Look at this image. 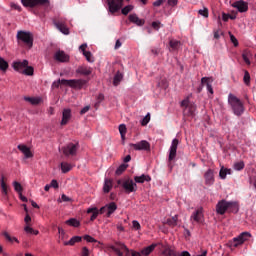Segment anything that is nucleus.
Masks as SVG:
<instances>
[{
  "label": "nucleus",
  "instance_id": "obj_28",
  "mask_svg": "<svg viewBox=\"0 0 256 256\" xmlns=\"http://www.w3.org/2000/svg\"><path fill=\"white\" fill-rule=\"evenodd\" d=\"M157 247V244H151L150 246L144 248L141 253L142 255H151V253H153V251H155V248Z\"/></svg>",
  "mask_w": 256,
  "mask_h": 256
},
{
  "label": "nucleus",
  "instance_id": "obj_5",
  "mask_svg": "<svg viewBox=\"0 0 256 256\" xmlns=\"http://www.w3.org/2000/svg\"><path fill=\"white\" fill-rule=\"evenodd\" d=\"M29 65V61L23 60L22 62H14L13 68L19 73H24V75H33L34 69Z\"/></svg>",
  "mask_w": 256,
  "mask_h": 256
},
{
  "label": "nucleus",
  "instance_id": "obj_14",
  "mask_svg": "<svg viewBox=\"0 0 256 256\" xmlns=\"http://www.w3.org/2000/svg\"><path fill=\"white\" fill-rule=\"evenodd\" d=\"M54 59L58 63H69V55L65 53L63 50H58L54 54Z\"/></svg>",
  "mask_w": 256,
  "mask_h": 256
},
{
  "label": "nucleus",
  "instance_id": "obj_40",
  "mask_svg": "<svg viewBox=\"0 0 256 256\" xmlns=\"http://www.w3.org/2000/svg\"><path fill=\"white\" fill-rule=\"evenodd\" d=\"M234 169L235 171H243V169H245V162L239 161L234 163Z\"/></svg>",
  "mask_w": 256,
  "mask_h": 256
},
{
  "label": "nucleus",
  "instance_id": "obj_36",
  "mask_svg": "<svg viewBox=\"0 0 256 256\" xmlns=\"http://www.w3.org/2000/svg\"><path fill=\"white\" fill-rule=\"evenodd\" d=\"M7 69H9V63L0 57V71H7Z\"/></svg>",
  "mask_w": 256,
  "mask_h": 256
},
{
  "label": "nucleus",
  "instance_id": "obj_20",
  "mask_svg": "<svg viewBox=\"0 0 256 256\" xmlns=\"http://www.w3.org/2000/svg\"><path fill=\"white\" fill-rule=\"evenodd\" d=\"M129 21L131 23H135V25H138V27H143V25H145V20L139 19L137 14H130L129 15Z\"/></svg>",
  "mask_w": 256,
  "mask_h": 256
},
{
  "label": "nucleus",
  "instance_id": "obj_26",
  "mask_svg": "<svg viewBox=\"0 0 256 256\" xmlns=\"http://www.w3.org/2000/svg\"><path fill=\"white\" fill-rule=\"evenodd\" d=\"M162 255H165V256H178L179 255V252L175 251V249L171 248V247H165L163 252H162Z\"/></svg>",
  "mask_w": 256,
  "mask_h": 256
},
{
  "label": "nucleus",
  "instance_id": "obj_15",
  "mask_svg": "<svg viewBox=\"0 0 256 256\" xmlns=\"http://www.w3.org/2000/svg\"><path fill=\"white\" fill-rule=\"evenodd\" d=\"M205 185L211 187L215 183V171L213 169H208L204 173Z\"/></svg>",
  "mask_w": 256,
  "mask_h": 256
},
{
  "label": "nucleus",
  "instance_id": "obj_6",
  "mask_svg": "<svg viewBox=\"0 0 256 256\" xmlns=\"http://www.w3.org/2000/svg\"><path fill=\"white\" fill-rule=\"evenodd\" d=\"M21 3L24 7H49L51 3L49 0H21Z\"/></svg>",
  "mask_w": 256,
  "mask_h": 256
},
{
  "label": "nucleus",
  "instance_id": "obj_32",
  "mask_svg": "<svg viewBox=\"0 0 256 256\" xmlns=\"http://www.w3.org/2000/svg\"><path fill=\"white\" fill-rule=\"evenodd\" d=\"M24 101H27L28 103H30L31 105H39V103H41V98H37V97H24Z\"/></svg>",
  "mask_w": 256,
  "mask_h": 256
},
{
  "label": "nucleus",
  "instance_id": "obj_13",
  "mask_svg": "<svg viewBox=\"0 0 256 256\" xmlns=\"http://www.w3.org/2000/svg\"><path fill=\"white\" fill-rule=\"evenodd\" d=\"M177 147H179V139L175 138L170 146L168 161H173L177 157Z\"/></svg>",
  "mask_w": 256,
  "mask_h": 256
},
{
  "label": "nucleus",
  "instance_id": "obj_9",
  "mask_svg": "<svg viewBox=\"0 0 256 256\" xmlns=\"http://www.w3.org/2000/svg\"><path fill=\"white\" fill-rule=\"evenodd\" d=\"M17 39L28 45V47H33V35L30 32L18 31Z\"/></svg>",
  "mask_w": 256,
  "mask_h": 256
},
{
  "label": "nucleus",
  "instance_id": "obj_45",
  "mask_svg": "<svg viewBox=\"0 0 256 256\" xmlns=\"http://www.w3.org/2000/svg\"><path fill=\"white\" fill-rule=\"evenodd\" d=\"M84 57H86V60L88 61V63H93V61H95L93 59V54H91V52L89 51H84Z\"/></svg>",
  "mask_w": 256,
  "mask_h": 256
},
{
  "label": "nucleus",
  "instance_id": "obj_63",
  "mask_svg": "<svg viewBox=\"0 0 256 256\" xmlns=\"http://www.w3.org/2000/svg\"><path fill=\"white\" fill-rule=\"evenodd\" d=\"M159 52H160L159 48H152V49H151L152 55L157 56V55H159Z\"/></svg>",
  "mask_w": 256,
  "mask_h": 256
},
{
  "label": "nucleus",
  "instance_id": "obj_29",
  "mask_svg": "<svg viewBox=\"0 0 256 256\" xmlns=\"http://www.w3.org/2000/svg\"><path fill=\"white\" fill-rule=\"evenodd\" d=\"M121 81H123V73L118 71L114 76L113 86L117 87Z\"/></svg>",
  "mask_w": 256,
  "mask_h": 256
},
{
  "label": "nucleus",
  "instance_id": "obj_8",
  "mask_svg": "<svg viewBox=\"0 0 256 256\" xmlns=\"http://www.w3.org/2000/svg\"><path fill=\"white\" fill-rule=\"evenodd\" d=\"M53 23L60 33L69 35V27H67V20H65V18H55Z\"/></svg>",
  "mask_w": 256,
  "mask_h": 256
},
{
  "label": "nucleus",
  "instance_id": "obj_37",
  "mask_svg": "<svg viewBox=\"0 0 256 256\" xmlns=\"http://www.w3.org/2000/svg\"><path fill=\"white\" fill-rule=\"evenodd\" d=\"M66 225H70L71 227H79L81 223L77 219L71 218L66 221Z\"/></svg>",
  "mask_w": 256,
  "mask_h": 256
},
{
  "label": "nucleus",
  "instance_id": "obj_7",
  "mask_svg": "<svg viewBox=\"0 0 256 256\" xmlns=\"http://www.w3.org/2000/svg\"><path fill=\"white\" fill-rule=\"evenodd\" d=\"M62 85H66L67 87H71L72 89H81L82 87H85L87 85V80L83 79H72V80H66L62 79Z\"/></svg>",
  "mask_w": 256,
  "mask_h": 256
},
{
  "label": "nucleus",
  "instance_id": "obj_53",
  "mask_svg": "<svg viewBox=\"0 0 256 256\" xmlns=\"http://www.w3.org/2000/svg\"><path fill=\"white\" fill-rule=\"evenodd\" d=\"M152 27L156 31H159V29H161V27H163V25L161 24V22L155 21V22H152Z\"/></svg>",
  "mask_w": 256,
  "mask_h": 256
},
{
  "label": "nucleus",
  "instance_id": "obj_46",
  "mask_svg": "<svg viewBox=\"0 0 256 256\" xmlns=\"http://www.w3.org/2000/svg\"><path fill=\"white\" fill-rule=\"evenodd\" d=\"M131 11H133V5L125 6L122 9V15H129V13H131Z\"/></svg>",
  "mask_w": 256,
  "mask_h": 256
},
{
  "label": "nucleus",
  "instance_id": "obj_1",
  "mask_svg": "<svg viewBox=\"0 0 256 256\" xmlns=\"http://www.w3.org/2000/svg\"><path fill=\"white\" fill-rule=\"evenodd\" d=\"M239 213V205L236 202H227L220 200L216 205V213L218 215H225V213Z\"/></svg>",
  "mask_w": 256,
  "mask_h": 256
},
{
  "label": "nucleus",
  "instance_id": "obj_41",
  "mask_svg": "<svg viewBox=\"0 0 256 256\" xmlns=\"http://www.w3.org/2000/svg\"><path fill=\"white\" fill-rule=\"evenodd\" d=\"M109 249H111L112 251H114L115 254H117L118 256H123V252H121V247L116 245V246H109Z\"/></svg>",
  "mask_w": 256,
  "mask_h": 256
},
{
  "label": "nucleus",
  "instance_id": "obj_11",
  "mask_svg": "<svg viewBox=\"0 0 256 256\" xmlns=\"http://www.w3.org/2000/svg\"><path fill=\"white\" fill-rule=\"evenodd\" d=\"M130 147L134 151H151V144L147 140H141L136 144L131 143Z\"/></svg>",
  "mask_w": 256,
  "mask_h": 256
},
{
  "label": "nucleus",
  "instance_id": "obj_22",
  "mask_svg": "<svg viewBox=\"0 0 256 256\" xmlns=\"http://www.w3.org/2000/svg\"><path fill=\"white\" fill-rule=\"evenodd\" d=\"M202 85H206L208 93L213 95V86L211 85V78L203 77L201 79Z\"/></svg>",
  "mask_w": 256,
  "mask_h": 256
},
{
  "label": "nucleus",
  "instance_id": "obj_39",
  "mask_svg": "<svg viewBox=\"0 0 256 256\" xmlns=\"http://www.w3.org/2000/svg\"><path fill=\"white\" fill-rule=\"evenodd\" d=\"M116 245H117L118 247H120V249H121V250H123V251H124V253H125V255H126V256L131 255V251L129 250V248H127V247H126V245H125V244H122V243L116 242Z\"/></svg>",
  "mask_w": 256,
  "mask_h": 256
},
{
  "label": "nucleus",
  "instance_id": "obj_19",
  "mask_svg": "<svg viewBox=\"0 0 256 256\" xmlns=\"http://www.w3.org/2000/svg\"><path fill=\"white\" fill-rule=\"evenodd\" d=\"M18 149L21 151V153H23V155H25L26 159H31V157H33V153L31 152V149L27 147V145L19 144Z\"/></svg>",
  "mask_w": 256,
  "mask_h": 256
},
{
  "label": "nucleus",
  "instance_id": "obj_31",
  "mask_svg": "<svg viewBox=\"0 0 256 256\" xmlns=\"http://www.w3.org/2000/svg\"><path fill=\"white\" fill-rule=\"evenodd\" d=\"M179 219V216L175 215L171 218H168L166 220V225H169V227H177V221Z\"/></svg>",
  "mask_w": 256,
  "mask_h": 256
},
{
  "label": "nucleus",
  "instance_id": "obj_60",
  "mask_svg": "<svg viewBox=\"0 0 256 256\" xmlns=\"http://www.w3.org/2000/svg\"><path fill=\"white\" fill-rule=\"evenodd\" d=\"M81 256H89V248L83 247Z\"/></svg>",
  "mask_w": 256,
  "mask_h": 256
},
{
  "label": "nucleus",
  "instance_id": "obj_58",
  "mask_svg": "<svg viewBox=\"0 0 256 256\" xmlns=\"http://www.w3.org/2000/svg\"><path fill=\"white\" fill-rule=\"evenodd\" d=\"M191 105V103H189V100H183L182 102H181V106L182 107H186L185 108V111H187V109H188V107Z\"/></svg>",
  "mask_w": 256,
  "mask_h": 256
},
{
  "label": "nucleus",
  "instance_id": "obj_62",
  "mask_svg": "<svg viewBox=\"0 0 256 256\" xmlns=\"http://www.w3.org/2000/svg\"><path fill=\"white\" fill-rule=\"evenodd\" d=\"M230 17H231V15H229V14H226V13L222 14V19L225 22L229 21Z\"/></svg>",
  "mask_w": 256,
  "mask_h": 256
},
{
  "label": "nucleus",
  "instance_id": "obj_61",
  "mask_svg": "<svg viewBox=\"0 0 256 256\" xmlns=\"http://www.w3.org/2000/svg\"><path fill=\"white\" fill-rule=\"evenodd\" d=\"M221 35H223V32H221L220 30H216L214 32V39H220Z\"/></svg>",
  "mask_w": 256,
  "mask_h": 256
},
{
  "label": "nucleus",
  "instance_id": "obj_25",
  "mask_svg": "<svg viewBox=\"0 0 256 256\" xmlns=\"http://www.w3.org/2000/svg\"><path fill=\"white\" fill-rule=\"evenodd\" d=\"M81 241H83V237L81 236H73L69 241L64 242V245H70L71 247H73V245H75V243H81Z\"/></svg>",
  "mask_w": 256,
  "mask_h": 256
},
{
  "label": "nucleus",
  "instance_id": "obj_3",
  "mask_svg": "<svg viewBox=\"0 0 256 256\" xmlns=\"http://www.w3.org/2000/svg\"><path fill=\"white\" fill-rule=\"evenodd\" d=\"M249 239H251V233L242 232L239 236L230 240L227 245L230 249H237V247H241V245H243L245 241H249Z\"/></svg>",
  "mask_w": 256,
  "mask_h": 256
},
{
  "label": "nucleus",
  "instance_id": "obj_47",
  "mask_svg": "<svg viewBox=\"0 0 256 256\" xmlns=\"http://www.w3.org/2000/svg\"><path fill=\"white\" fill-rule=\"evenodd\" d=\"M1 189H2V193L4 195H7V184L5 183V177H3V176L1 179Z\"/></svg>",
  "mask_w": 256,
  "mask_h": 256
},
{
  "label": "nucleus",
  "instance_id": "obj_50",
  "mask_svg": "<svg viewBox=\"0 0 256 256\" xmlns=\"http://www.w3.org/2000/svg\"><path fill=\"white\" fill-rule=\"evenodd\" d=\"M14 189L17 193H21L23 191V186H21V183L14 182Z\"/></svg>",
  "mask_w": 256,
  "mask_h": 256
},
{
  "label": "nucleus",
  "instance_id": "obj_49",
  "mask_svg": "<svg viewBox=\"0 0 256 256\" xmlns=\"http://www.w3.org/2000/svg\"><path fill=\"white\" fill-rule=\"evenodd\" d=\"M151 121V115L147 114L141 122L142 127H145V125H147L149 122Z\"/></svg>",
  "mask_w": 256,
  "mask_h": 256
},
{
  "label": "nucleus",
  "instance_id": "obj_17",
  "mask_svg": "<svg viewBox=\"0 0 256 256\" xmlns=\"http://www.w3.org/2000/svg\"><path fill=\"white\" fill-rule=\"evenodd\" d=\"M195 223H203V208H198L190 217Z\"/></svg>",
  "mask_w": 256,
  "mask_h": 256
},
{
  "label": "nucleus",
  "instance_id": "obj_38",
  "mask_svg": "<svg viewBox=\"0 0 256 256\" xmlns=\"http://www.w3.org/2000/svg\"><path fill=\"white\" fill-rule=\"evenodd\" d=\"M127 167H129L128 164H121V165L116 169V175H123L124 171H127Z\"/></svg>",
  "mask_w": 256,
  "mask_h": 256
},
{
  "label": "nucleus",
  "instance_id": "obj_10",
  "mask_svg": "<svg viewBox=\"0 0 256 256\" xmlns=\"http://www.w3.org/2000/svg\"><path fill=\"white\" fill-rule=\"evenodd\" d=\"M78 149L79 143H68L66 146L62 147V151L66 157H75V155H77Z\"/></svg>",
  "mask_w": 256,
  "mask_h": 256
},
{
  "label": "nucleus",
  "instance_id": "obj_2",
  "mask_svg": "<svg viewBox=\"0 0 256 256\" xmlns=\"http://www.w3.org/2000/svg\"><path fill=\"white\" fill-rule=\"evenodd\" d=\"M228 103L236 117H241V115L245 113V105L243 104L241 99L237 98V96L229 94Z\"/></svg>",
  "mask_w": 256,
  "mask_h": 256
},
{
  "label": "nucleus",
  "instance_id": "obj_42",
  "mask_svg": "<svg viewBox=\"0 0 256 256\" xmlns=\"http://www.w3.org/2000/svg\"><path fill=\"white\" fill-rule=\"evenodd\" d=\"M243 81H244L245 85L251 84V75L249 74V71H247V70L244 71Z\"/></svg>",
  "mask_w": 256,
  "mask_h": 256
},
{
  "label": "nucleus",
  "instance_id": "obj_34",
  "mask_svg": "<svg viewBox=\"0 0 256 256\" xmlns=\"http://www.w3.org/2000/svg\"><path fill=\"white\" fill-rule=\"evenodd\" d=\"M60 165H61L62 173H69V171H71V169H73V165H71L67 162H62Z\"/></svg>",
  "mask_w": 256,
  "mask_h": 256
},
{
  "label": "nucleus",
  "instance_id": "obj_21",
  "mask_svg": "<svg viewBox=\"0 0 256 256\" xmlns=\"http://www.w3.org/2000/svg\"><path fill=\"white\" fill-rule=\"evenodd\" d=\"M69 119H71V109H64L62 112L61 125H67Z\"/></svg>",
  "mask_w": 256,
  "mask_h": 256
},
{
  "label": "nucleus",
  "instance_id": "obj_33",
  "mask_svg": "<svg viewBox=\"0 0 256 256\" xmlns=\"http://www.w3.org/2000/svg\"><path fill=\"white\" fill-rule=\"evenodd\" d=\"M227 175H231V169L222 167L219 172L220 179H227Z\"/></svg>",
  "mask_w": 256,
  "mask_h": 256
},
{
  "label": "nucleus",
  "instance_id": "obj_57",
  "mask_svg": "<svg viewBox=\"0 0 256 256\" xmlns=\"http://www.w3.org/2000/svg\"><path fill=\"white\" fill-rule=\"evenodd\" d=\"M33 228H31L29 225H26L25 227H24V231H25V233H28V235H33Z\"/></svg>",
  "mask_w": 256,
  "mask_h": 256
},
{
  "label": "nucleus",
  "instance_id": "obj_4",
  "mask_svg": "<svg viewBox=\"0 0 256 256\" xmlns=\"http://www.w3.org/2000/svg\"><path fill=\"white\" fill-rule=\"evenodd\" d=\"M121 185L125 193H135L137 191V183L133 179H119L117 180V186Z\"/></svg>",
  "mask_w": 256,
  "mask_h": 256
},
{
  "label": "nucleus",
  "instance_id": "obj_59",
  "mask_svg": "<svg viewBox=\"0 0 256 256\" xmlns=\"http://www.w3.org/2000/svg\"><path fill=\"white\" fill-rule=\"evenodd\" d=\"M50 187H53L54 189H59V183L57 180H52L50 183Z\"/></svg>",
  "mask_w": 256,
  "mask_h": 256
},
{
  "label": "nucleus",
  "instance_id": "obj_48",
  "mask_svg": "<svg viewBox=\"0 0 256 256\" xmlns=\"http://www.w3.org/2000/svg\"><path fill=\"white\" fill-rule=\"evenodd\" d=\"M242 58L246 65H251V60H249V52H243Z\"/></svg>",
  "mask_w": 256,
  "mask_h": 256
},
{
  "label": "nucleus",
  "instance_id": "obj_52",
  "mask_svg": "<svg viewBox=\"0 0 256 256\" xmlns=\"http://www.w3.org/2000/svg\"><path fill=\"white\" fill-rule=\"evenodd\" d=\"M230 41L233 43L234 47H239V41L233 34H230Z\"/></svg>",
  "mask_w": 256,
  "mask_h": 256
},
{
  "label": "nucleus",
  "instance_id": "obj_44",
  "mask_svg": "<svg viewBox=\"0 0 256 256\" xmlns=\"http://www.w3.org/2000/svg\"><path fill=\"white\" fill-rule=\"evenodd\" d=\"M4 237L5 239H7V241H9L10 243H13V241H15V243H19V239H17V237H11L9 235V233L4 232Z\"/></svg>",
  "mask_w": 256,
  "mask_h": 256
},
{
  "label": "nucleus",
  "instance_id": "obj_12",
  "mask_svg": "<svg viewBox=\"0 0 256 256\" xmlns=\"http://www.w3.org/2000/svg\"><path fill=\"white\" fill-rule=\"evenodd\" d=\"M123 1L125 0H107L110 13H117L123 7Z\"/></svg>",
  "mask_w": 256,
  "mask_h": 256
},
{
  "label": "nucleus",
  "instance_id": "obj_54",
  "mask_svg": "<svg viewBox=\"0 0 256 256\" xmlns=\"http://www.w3.org/2000/svg\"><path fill=\"white\" fill-rule=\"evenodd\" d=\"M84 240L87 241V243H97V240L90 235H85Z\"/></svg>",
  "mask_w": 256,
  "mask_h": 256
},
{
  "label": "nucleus",
  "instance_id": "obj_64",
  "mask_svg": "<svg viewBox=\"0 0 256 256\" xmlns=\"http://www.w3.org/2000/svg\"><path fill=\"white\" fill-rule=\"evenodd\" d=\"M177 256H191V254L188 251H183L181 254L178 253Z\"/></svg>",
  "mask_w": 256,
  "mask_h": 256
},
{
  "label": "nucleus",
  "instance_id": "obj_18",
  "mask_svg": "<svg viewBox=\"0 0 256 256\" xmlns=\"http://www.w3.org/2000/svg\"><path fill=\"white\" fill-rule=\"evenodd\" d=\"M76 73L78 75L88 76V75H91L93 73V68L88 67V66H79L76 69Z\"/></svg>",
  "mask_w": 256,
  "mask_h": 256
},
{
  "label": "nucleus",
  "instance_id": "obj_23",
  "mask_svg": "<svg viewBox=\"0 0 256 256\" xmlns=\"http://www.w3.org/2000/svg\"><path fill=\"white\" fill-rule=\"evenodd\" d=\"M106 209V217H111V215L117 211V204H115V202H111L110 204L106 205Z\"/></svg>",
  "mask_w": 256,
  "mask_h": 256
},
{
  "label": "nucleus",
  "instance_id": "obj_43",
  "mask_svg": "<svg viewBox=\"0 0 256 256\" xmlns=\"http://www.w3.org/2000/svg\"><path fill=\"white\" fill-rule=\"evenodd\" d=\"M119 133H120V135H121V138H122V139H125V135H126V133H127V126H125V124H121V125L119 126Z\"/></svg>",
  "mask_w": 256,
  "mask_h": 256
},
{
  "label": "nucleus",
  "instance_id": "obj_27",
  "mask_svg": "<svg viewBox=\"0 0 256 256\" xmlns=\"http://www.w3.org/2000/svg\"><path fill=\"white\" fill-rule=\"evenodd\" d=\"M112 188H113V180L105 179L104 186H103L104 193H109V191H111Z\"/></svg>",
  "mask_w": 256,
  "mask_h": 256
},
{
  "label": "nucleus",
  "instance_id": "obj_30",
  "mask_svg": "<svg viewBox=\"0 0 256 256\" xmlns=\"http://www.w3.org/2000/svg\"><path fill=\"white\" fill-rule=\"evenodd\" d=\"M87 213H92L90 220L95 221V219H97V217L99 216V209H97V207L89 208L87 210Z\"/></svg>",
  "mask_w": 256,
  "mask_h": 256
},
{
  "label": "nucleus",
  "instance_id": "obj_56",
  "mask_svg": "<svg viewBox=\"0 0 256 256\" xmlns=\"http://www.w3.org/2000/svg\"><path fill=\"white\" fill-rule=\"evenodd\" d=\"M132 227H133V229H135L136 231H139V229H141V224L139 223V221L134 220V221L132 222Z\"/></svg>",
  "mask_w": 256,
  "mask_h": 256
},
{
  "label": "nucleus",
  "instance_id": "obj_16",
  "mask_svg": "<svg viewBox=\"0 0 256 256\" xmlns=\"http://www.w3.org/2000/svg\"><path fill=\"white\" fill-rule=\"evenodd\" d=\"M232 7L237 9L239 13H246L249 10V4L243 0H239L233 3Z\"/></svg>",
  "mask_w": 256,
  "mask_h": 256
},
{
  "label": "nucleus",
  "instance_id": "obj_51",
  "mask_svg": "<svg viewBox=\"0 0 256 256\" xmlns=\"http://www.w3.org/2000/svg\"><path fill=\"white\" fill-rule=\"evenodd\" d=\"M199 15H202V17H205L207 19V17H209V9L204 8L203 10H199L198 11Z\"/></svg>",
  "mask_w": 256,
  "mask_h": 256
},
{
  "label": "nucleus",
  "instance_id": "obj_24",
  "mask_svg": "<svg viewBox=\"0 0 256 256\" xmlns=\"http://www.w3.org/2000/svg\"><path fill=\"white\" fill-rule=\"evenodd\" d=\"M135 183H144L145 181L149 183L151 181V176L142 174L141 176L134 177Z\"/></svg>",
  "mask_w": 256,
  "mask_h": 256
},
{
  "label": "nucleus",
  "instance_id": "obj_55",
  "mask_svg": "<svg viewBox=\"0 0 256 256\" xmlns=\"http://www.w3.org/2000/svg\"><path fill=\"white\" fill-rule=\"evenodd\" d=\"M186 111H188V115H195V105L190 104Z\"/></svg>",
  "mask_w": 256,
  "mask_h": 256
},
{
  "label": "nucleus",
  "instance_id": "obj_35",
  "mask_svg": "<svg viewBox=\"0 0 256 256\" xmlns=\"http://www.w3.org/2000/svg\"><path fill=\"white\" fill-rule=\"evenodd\" d=\"M169 45L173 51H177V49H179L181 46V41L172 39L169 41Z\"/></svg>",
  "mask_w": 256,
  "mask_h": 256
}]
</instances>
